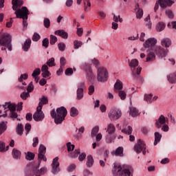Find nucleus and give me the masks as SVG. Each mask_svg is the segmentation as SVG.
Here are the masks:
<instances>
[{"mask_svg": "<svg viewBox=\"0 0 176 176\" xmlns=\"http://www.w3.org/2000/svg\"><path fill=\"white\" fill-rule=\"evenodd\" d=\"M167 122H168V119L166 118L164 116L161 115L160 118L157 120H156L155 126L157 127V129H160V127L164 126V124H166Z\"/></svg>", "mask_w": 176, "mask_h": 176, "instance_id": "nucleus-17", "label": "nucleus"}, {"mask_svg": "<svg viewBox=\"0 0 176 176\" xmlns=\"http://www.w3.org/2000/svg\"><path fill=\"white\" fill-rule=\"evenodd\" d=\"M109 76L105 67H99L97 71V80L100 83H105L108 80Z\"/></svg>", "mask_w": 176, "mask_h": 176, "instance_id": "nucleus-5", "label": "nucleus"}, {"mask_svg": "<svg viewBox=\"0 0 176 176\" xmlns=\"http://www.w3.org/2000/svg\"><path fill=\"white\" fill-rule=\"evenodd\" d=\"M161 46L166 47V49L170 47L171 46V40L167 37L162 38L161 40Z\"/></svg>", "mask_w": 176, "mask_h": 176, "instance_id": "nucleus-22", "label": "nucleus"}, {"mask_svg": "<svg viewBox=\"0 0 176 176\" xmlns=\"http://www.w3.org/2000/svg\"><path fill=\"white\" fill-rule=\"evenodd\" d=\"M108 116L111 120H118L122 117V111L117 108L111 109Z\"/></svg>", "mask_w": 176, "mask_h": 176, "instance_id": "nucleus-10", "label": "nucleus"}, {"mask_svg": "<svg viewBox=\"0 0 176 176\" xmlns=\"http://www.w3.org/2000/svg\"><path fill=\"white\" fill-rule=\"evenodd\" d=\"M138 60L137 59H132L130 63H129V67H131V71H132V74L133 75H140V74H141V71H142V67H138ZM136 67H138L137 68V70L136 72L134 70V69Z\"/></svg>", "mask_w": 176, "mask_h": 176, "instance_id": "nucleus-11", "label": "nucleus"}, {"mask_svg": "<svg viewBox=\"0 0 176 176\" xmlns=\"http://www.w3.org/2000/svg\"><path fill=\"white\" fill-rule=\"evenodd\" d=\"M165 13L168 19H174V13L171 10H166Z\"/></svg>", "mask_w": 176, "mask_h": 176, "instance_id": "nucleus-47", "label": "nucleus"}, {"mask_svg": "<svg viewBox=\"0 0 176 176\" xmlns=\"http://www.w3.org/2000/svg\"><path fill=\"white\" fill-rule=\"evenodd\" d=\"M67 109L64 107H60L56 109V110L53 109L51 111V116L54 119L56 124H61L65 120V116H67Z\"/></svg>", "mask_w": 176, "mask_h": 176, "instance_id": "nucleus-2", "label": "nucleus"}, {"mask_svg": "<svg viewBox=\"0 0 176 176\" xmlns=\"http://www.w3.org/2000/svg\"><path fill=\"white\" fill-rule=\"evenodd\" d=\"M82 45H83V43H82V41H79L76 40L74 41V49H79V47H82Z\"/></svg>", "mask_w": 176, "mask_h": 176, "instance_id": "nucleus-44", "label": "nucleus"}, {"mask_svg": "<svg viewBox=\"0 0 176 176\" xmlns=\"http://www.w3.org/2000/svg\"><path fill=\"white\" fill-rule=\"evenodd\" d=\"M122 133H124V134H128L129 136V141L132 142L135 140V138L133 135H131V133H133V128L131 126H128L126 128H124L122 129Z\"/></svg>", "mask_w": 176, "mask_h": 176, "instance_id": "nucleus-18", "label": "nucleus"}, {"mask_svg": "<svg viewBox=\"0 0 176 176\" xmlns=\"http://www.w3.org/2000/svg\"><path fill=\"white\" fill-rule=\"evenodd\" d=\"M47 65L48 67H54V65H56L54 63V58H51L49 60H47Z\"/></svg>", "mask_w": 176, "mask_h": 176, "instance_id": "nucleus-52", "label": "nucleus"}, {"mask_svg": "<svg viewBox=\"0 0 176 176\" xmlns=\"http://www.w3.org/2000/svg\"><path fill=\"white\" fill-rule=\"evenodd\" d=\"M0 46H5L9 52H12V36L6 33L0 38Z\"/></svg>", "mask_w": 176, "mask_h": 176, "instance_id": "nucleus-6", "label": "nucleus"}, {"mask_svg": "<svg viewBox=\"0 0 176 176\" xmlns=\"http://www.w3.org/2000/svg\"><path fill=\"white\" fill-rule=\"evenodd\" d=\"M100 130V128L98 126H95L91 131V137L92 138L94 137H96L97 135V133H98V131Z\"/></svg>", "mask_w": 176, "mask_h": 176, "instance_id": "nucleus-46", "label": "nucleus"}, {"mask_svg": "<svg viewBox=\"0 0 176 176\" xmlns=\"http://www.w3.org/2000/svg\"><path fill=\"white\" fill-rule=\"evenodd\" d=\"M9 150V146L5 147V143L3 142H0V152H6V151Z\"/></svg>", "mask_w": 176, "mask_h": 176, "instance_id": "nucleus-42", "label": "nucleus"}, {"mask_svg": "<svg viewBox=\"0 0 176 176\" xmlns=\"http://www.w3.org/2000/svg\"><path fill=\"white\" fill-rule=\"evenodd\" d=\"M79 115V111H78V109L75 107H72L70 109V116L72 118H75Z\"/></svg>", "mask_w": 176, "mask_h": 176, "instance_id": "nucleus-34", "label": "nucleus"}, {"mask_svg": "<svg viewBox=\"0 0 176 176\" xmlns=\"http://www.w3.org/2000/svg\"><path fill=\"white\" fill-rule=\"evenodd\" d=\"M142 16H144V11L142 9H138L136 12V19H142Z\"/></svg>", "mask_w": 176, "mask_h": 176, "instance_id": "nucleus-45", "label": "nucleus"}, {"mask_svg": "<svg viewBox=\"0 0 176 176\" xmlns=\"http://www.w3.org/2000/svg\"><path fill=\"white\" fill-rule=\"evenodd\" d=\"M77 100H82L83 98V89L85 88V82H80L77 85Z\"/></svg>", "mask_w": 176, "mask_h": 176, "instance_id": "nucleus-16", "label": "nucleus"}, {"mask_svg": "<svg viewBox=\"0 0 176 176\" xmlns=\"http://www.w3.org/2000/svg\"><path fill=\"white\" fill-rule=\"evenodd\" d=\"M156 59V52L155 49H151L147 51L146 55V63H151L152 61H155Z\"/></svg>", "mask_w": 176, "mask_h": 176, "instance_id": "nucleus-15", "label": "nucleus"}, {"mask_svg": "<svg viewBox=\"0 0 176 176\" xmlns=\"http://www.w3.org/2000/svg\"><path fill=\"white\" fill-rule=\"evenodd\" d=\"M10 116L13 119H17V120H19V122L20 120H21L20 118H19V114L16 113V111H10Z\"/></svg>", "mask_w": 176, "mask_h": 176, "instance_id": "nucleus-43", "label": "nucleus"}, {"mask_svg": "<svg viewBox=\"0 0 176 176\" xmlns=\"http://www.w3.org/2000/svg\"><path fill=\"white\" fill-rule=\"evenodd\" d=\"M74 74V70L72 68H67L65 71V75L67 76H71Z\"/></svg>", "mask_w": 176, "mask_h": 176, "instance_id": "nucleus-63", "label": "nucleus"}, {"mask_svg": "<svg viewBox=\"0 0 176 176\" xmlns=\"http://www.w3.org/2000/svg\"><path fill=\"white\" fill-rule=\"evenodd\" d=\"M157 44V39L154 37H150L147 38L143 43V47L144 49H150V47H155Z\"/></svg>", "mask_w": 176, "mask_h": 176, "instance_id": "nucleus-12", "label": "nucleus"}, {"mask_svg": "<svg viewBox=\"0 0 176 176\" xmlns=\"http://www.w3.org/2000/svg\"><path fill=\"white\" fill-rule=\"evenodd\" d=\"M24 2L23 0H12V9L13 10H16L17 12V8H20Z\"/></svg>", "mask_w": 176, "mask_h": 176, "instance_id": "nucleus-23", "label": "nucleus"}, {"mask_svg": "<svg viewBox=\"0 0 176 176\" xmlns=\"http://www.w3.org/2000/svg\"><path fill=\"white\" fill-rule=\"evenodd\" d=\"M167 79L169 83H176V73L168 75Z\"/></svg>", "mask_w": 176, "mask_h": 176, "instance_id": "nucleus-32", "label": "nucleus"}, {"mask_svg": "<svg viewBox=\"0 0 176 176\" xmlns=\"http://www.w3.org/2000/svg\"><path fill=\"white\" fill-rule=\"evenodd\" d=\"M55 35H58V36H60L63 39H67L68 38V33L65 32L64 30H56L54 32Z\"/></svg>", "mask_w": 176, "mask_h": 176, "instance_id": "nucleus-24", "label": "nucleus"}, {"mask_svg": "<svg viewBox=\"0 0 176 176\" xmlns=\"http://www.w3.org/2000/svg\"><path fill=\"white\" fill-rule=\"evenodd\" d=\"M86 159V153H82L78 156V160L79 162H83Z\"/></svg>", "mask_w": 176, "mask_h": 176, "instance_id": "nucleus-59", "label": "nucleus"}, {"mask_svg": "<svg viewBox=\"0 0 176 176\" xmlns=\"http://www.w3.org/2000/svg\"><path fill=\"white\" fill-rule=\"evenodd\" d=\"M12 155L14 159L19 160L21 157V151L17 150V148H13Z\"/></svg>", "mask_w": 176, "mask_h": 176, "instance_id": "nucleus-25", "label": "nucleus"}, {"mask_svg": "<svg viewBox=\"0 0 176 176\" xmlns=\"http://www.w3.org/2000/svg\"><path fill=\"white\" fill-rule=\"evenodd\" d=\"M47 66H45V79H50V72H49Z\"/></svg>", "mask_w": 176, "mask_h": 176, "instance_id": "nucleus-53", "label": "nucleus"}, {"mask_svg": "<svg viewBox=\"0 0 176 176\" xmlns=\"http://www.w3.org/2000/svg\"><path fill=\"white\" fill-rule=\"evenodd\" d=\"M118 96L120 100H126V97H127V94L126 93V91L121 90L119 91Z\"/></svg>", "mask_w": 176, "mask_h": 176, "instance_id": "nucleus-41", "label": "nucleus"}, {"mask_svg": "<svg viewBox=\"0 0 176 176\" xmlns=\"http://www.w3.org/2000/svg\"><path fill=\"white\" fill-rule=\"evenodd\" d=\"M25 130L26 131V135L28 134V133H30V131H31V124H26L25 125Z\"/></svg>", "mask_w": 176, "mask_h": 176, "instance_id": "nucleus-64", "label": "nucleus"}, {"mask_svg": "<svg viewBox=\"0 0 176 176\" xmlns=\"http://www.w3.org/2000/svg\"><path fill=\"white\" fill-rule=\"evenodd\" d=\"M67 146L68 152H72V151H74V149L75 148V145L71 144V142H68L67 144Z\"/></svg>", "mask_w": 176, "mask_h": 176, "instance_id": "nucleus-54", "label": "nucleus"}, {"mask_svg": "<svg viewBox=\"0 0 176 176\" xmlns=\"http://www.w3.org/2000/svg\"><path fill=\"white\" fill-rule=\"evenodd\" d=\"M41 39V36L38 33H34L33 36H32V41L34 42H38Z\"/></svg>", "mask_w": 176, "mask_h": 176, "instance_id": "nucleus-55", "label": "nucleus"}, {"mask_svg": "<svg viewBox=\"0 0 176 176\" xmlns=\"http://www.w3.org/2000/svg\"><path fill=\"white\" fill-rule=\"evenodd\" d=\"M87 78L88 80H94L96 79V76H94V73H93V70H91V67H88L86 69Z\"/></svg>", "mask_w": 176, "mask_h": 176, "instance_id": "nucleus-21", "label": "nucleus"}, {"mask_svg": "<svg viewBox=\"0 0 176 176\" xmlns=\"http://www.w3.org/2000/svg\"><path fill=\"white\" fill-rule=\"evenodd\" d=\"M17 106L14 103H5L4 105H3V110H0V113H2L4 112L3 115H0V118H6L8 116V111H10V112H13L16 111V108Z\"/></svg>", "mask_w": 176, "mask_h": 176, "instance_id": "nucleus-7", "label": "nucleus"}, {"mask_svg": "<svg viewBox=\"0 0 176 176\" xmlns=\"http://www.w3.org/2000/svg\"><path fill=\"white\" fill-rule=\"evenodd\" d=\"M134 151L136 153H141L142 152L143 155L146 154V144L145 142L142 140H139L136 144L134 146Z\"/></svg>", "mask_w": 176, "mask_h": 176, "instance_id": "nucleus-9", "label": "nucleus"}, {"mask_svg": "<svg viewBox=\"0 0 176 176\" xmlns=\"http://www.w3.org/2000/svg\"><path fill=\"white\" fill-rule=\"evenodd\" d=\"M31 47V39L28 38L25 41L24 45H23V49L24 52H28V50Z\"/></svg>", "mask_w": 176, "mask_h": 176, "instance_id": "nucleus-29", "label": "nucleus"}, {"mask_svg": "<svg viewBox=\"0 0 176 176\" xmlns=\"http://www.w3.org/2000/svg\"><path fill=\"white\" fill-rule=\"evenodd\" d=\"M16 131L18 135H23V132L24 131V126L22 124H18Z\"/></svg>", "mask_w": 176, "mask_h": 176, "instance_id": "nucleus-31", "label": "nucleus"}, {"mask_svg": "<svg viewBox=\"0 0 176 176\" xmlns=\"http://www.w3.org/2000/svg\"><path fill=\"white\" fill-rule=\"evenodd\" d=\"M58 47L60 52H64V50H65V44L63 43H60L58 45Z\"/></svg>", "mask_w": 176, "mask_h": 176, "instance_id": "nucleus-60", "label": "nucleus"}, {"mask_svg": "<svg viewBox=\"0 0 176 176\" xmlns=\"http://www.w3.org/2000/svg\"><path fill=\"white\" fill-rule=\"evenodd\" d=\"M45 104V96H43L40 102L38 103V106L36 108V111L33 115V119L36 122H41V120H43L45 118V113L42 111V107H43Z\"/></svg>", "mask_w": 176, "mask_h": 176, "instance_id": "nucleus-3", "label": "nucleus"}, {"mask_svg": "<svg viewBox=\"0 0 176 176\" xmlns=\"http://www.w3.org/2000/svg\"><path fill=\"white\" fill-rule=\"evenodd\" d=\"M111 155L115 156H123V148L122 147H118L116 151H111Z\"/></svg>", "mask_w": 176, "mask_h": 176, "instance_id": "nucleus-28", "label": "nucleus"}, {"mask_svg": "<svg viewBox=\"0 0 176 176\" xmlns=\"http://www.w3.org/2000/svg\"><path fill=\"white\" fill-rule=\"evenodd\" d=\"M15 14L16 19H23V25L26 28L28 25V23L25 21L28 19V9L27 7H22L21 9H19L15 12Z\"/></svg>", "mask_w": 176, "mask_h": 176, "instance_id": "nucleus-4", "label": "nucleus"}, {"mask_svg": "<svg viewBox=\"0 0 176 176\" xmlns=\"http://www.w3.org/2000/svg\"><path fill=\"white\" fill-rule=\"evenodd\" d=\"M94 164V160L91 155H88L87 157V167H91Z\"/></svg>", "mask_w": 176, "mask_h": 176, "instance_id": "nucleus-36", "label": "nucleus"}, {"mask_svg": "<svg viewBox=\"0 0 176 176\" xmlns=\"http://www.w3.org/2000/svg\"><path fill=\"white\" fill-rule=\"evenodd\" d=\"M123 89V82L120 80H117L114 85V90L116 91H120Z\"/></svg>", "mask_w": 176, "mask_h": 176, "instance_id": "nucleus-26", "label": "nucleus"}, {"mask_svg": "<svg viewBox=\"0 0 176 176\" xmlns=\"http://www.w3.org/2000/svg\"><path fill=\"white\" fill-rule=\"evenodd\" d=\"M130 115L132 116L133 118H135V116H138L140 115V112L138 111V109H137L135 107H131L130 109Z\"/></svg>", "mask_w": 176, "mask_h": 176, "instance_id": "nucleus-33", "label": "nucleus"}, {"mask_svg": "<svg viewBox=\"0 0 176 176\" xmlns=\"http://www.w3.org/2000/svg\"><path fill=\"white\" fill-rule=\"evenodd\" d=\"M34 91V84H32V82H30L27 87V91L28 93H31Z\"/></svg>", "mask_w": 176, "mask_h": 176, "instance_id": "nucleus-56", "label": "nucleus"}, {"mask_svg": "<svg viewBox=\"0 0 176 176\" xmlns=\"http://www.w3.org/2000/svg\"><path fill=\"white\" fill-rule=\"evenodd\" d=\"M166 28V24L163 22H158L156 25L155 30L157 32H162Z\"/></svg>", "mask_w": 176, "mask_h": 176, "instance_id": "nucleus-27", "label": "nucleus"}, {"mask_svg": "<svg viewBox=\"0 0 176 176\" xmlns=\"http://www.w3.org/2000/svg\"><path fill=\"white\" fill-rule=\"evenodd\" d=\"M39 75H41V69L39 68L35 69L32 74V77L39 76Z\"/></svg>", "mask_w": 176, "mask_h": 176, "instance_id": "nucleus-48", "label": "nucleus"}, {"mask_svg": "<svg viewBox=\"0 0 176 176\" xmlns=\"http://www.w3.org/2000/svg\"><path fill=\"white\" fill-rule=\"evenodd\" d=\"M153 95L152 94H145L144 95V100L146 101V102H153Z\"/></svg>", "mask_w": 176, "mask_h": 176, "instance_id": "nucleus-38", "label": "nucleus"}, {"mask_svg": "<svg viewBox=\"0 0 176 176\" xmlns=\"http://www.w3.org/2000/svg\"><path fill=\"white\" fill-rule=\"evenodd\" d=\"M160 140H162V134L158 132L155 133V141L154 145H157L158 142H160Z\"/></svg>", "mask_w": 176, "mask_h": 176, "instance_id": "nucleus-37", "label": "nucleus"}, {"mask_svg": "<svg viewBox=\"0 0 176 176\" xmlns=\"http://www.w3.org/2000/svg\"><path fill=\"white\" fill-rule=\"evenodd\" d=\"M158 3H160V8L162 9H164V8H167V6H171L173 3H174V1L171 0H158Z\"/></svg>", "mask_w": 176, "mask_h": 176, "instance_id": "nucleus-19", "label": "nucleus"}, {"mask_svg": "<svg viewBox=\"0 0 176 176\" xmlns=\"http://www.w3.org/2000/svg\"><path fill=\"white\" fill-rule=\"evenodd\" d=\"M113 175L133 176L134 168L129 165H122L120 163H115L113 170Z\"/></svg>", "mask_w": 176, "mask_h": 176, "instance_id": "nucleus-1", "label": "nucleus"}, {"mask_svg": "<svg viewBox=\"0 0 176 176\" xmlns=\"http://www.w3.org/2000/svg\"><path fill=\"white\" fill-rule=\"evenodd\" d=\"M25 159L26 160H34V159H35V154L34 153H31V152H28L26 155H25Z\"/></svg>", "mask_w": 176, "mask_h": 176, "instance_id": "nucleus-40", "label": "nucleus"}, {"mask_svg": "<svg viewBox=\"0 0 176 176\" xmlns=\"http://www.w3.org/2000/svg\"><path fill=\"white\" fill-rule=\"evenodd\" d=\"M80 154V149H77L75 151L69 154V157H72V159H76V157L78 156H79Z\"/></svg>", "mask_w": 176, "mask_h": 176, "instance_id": "nucleus-39", "label": "nucleus"}, {"mask_svg": "<svg viewBox=\"0 0 176 176\" xmlns=\"http://www.w3.org/2000/svg\"><path fill=\"white\" fill-rule=\"evenodd\" d=\"M154 50L155 52V54H157V57L159 58H163L167 56V54L168 53V50L164 49L162 46H157L155 48H154Z\"/></svg>", "mask_w": 176, "mask_h": 176, "instance_id": "nucleus-13", "label": "nucleus"}, {"mask_svg": "<svg viewBox=\"0 0 176 176\" xmlns=\"http://www.w3.org/2000/svg\"><path fill=\"white\" fill-rule=\"evenodd\" d=\"M56 42H57V37H56V36L51 35V36H50V44L51 45H54V43H56Z\"/></svg>", "mask_w": 176, "mask_h": 176, "instance_id": "nucleus-58", "label": "nucleus"}, {"mask_svg": "<svg viewBox=\"0 0 176 176\" xmlns=\"http://www.w3.org/2000/svg\"><path fill=\"white\" fill-rule=\"evenodd\" d=\"M38 158L39 160H45V146L43 144L39 146Z\"/></svg>", "mask_w": 176, "mask_h": 176, "instance_id": "nucleus-20", "label": "nucleus"}, {"mask_svg": "<svg viewBox=\"0 0 176 176\" xmlns=\"http://www.w3.org/2000/svg\"><path fill=\"white\" fill-rule=\"evenodd\" d=\"M28 79V74H21L20 76V77L19 78V82H23V80H25Z\"/></svg>", "mask_w": 176, "mask_h": 176, "instance_id": "nucleus-50", "label": "nucleus"}, {"mask_svg": "<svg viewBox=\"0 0 176 176\" xmlns=\"http://www.w3.org/2000/svg\"><path fill=\"white\" fill-rule=\"evenodd\" d=\"M85 11L87 12L89 10L90 8L91 7V3L90 0H83Z\"/></svg>", "mask_w": 176, "mask_h": 176, "instance_id": "nucleus-35", "label": "nucleus"}, {"mask_svg": "<svg viewBox=\"0 0 176 176\" xmlns=\"http://www.w3.org/2000/svg\"><path fill=\"white\" fill-rule=\"evenodd\" d=\"M114 23H118V21H120V23L123 22V19L120 18V15H113V19Z\"/></svg>", "mask_w": 176, "mask_h": 176, "instance_id": "nucleus-51", "label": "nucleus"}, {"mask_svg": "<svg viewBox=\"0 0 176 176\" xmlns=\"http://www.w3.org/2000/svg\"><path fill=\"white\" fill-rule=\"evenodd\" d=\"M30 97V92H23L21 94V98H22V100H27V98Z\"/></svg>", "mask_w": 176, "mask_h": 176, "instance_id": "nucleus-57", "label": "nucleus"}, {"mask_svg": "<svg viewBox=\"0 0 176 176\" xmlns=\"http://www.w3.org/2000/svg\"><path fill=\"white\" fill-rule=\"evenodd\" d=\"M105 130L109 134L106 136V142L107 144H111V142H112V140H115V137L112 135V134H113V133H115L116 130V129L115 128V125H113V124H109Z\"/></svg>", "mask_w": 176, "mask_h": 176, "instance_id": "nucleus-8", "label": "nucleus"}, {"mask_svg": "<svg viewBox=\"0 0 176 176\" xmlns=\"http://www.w3.org/2000/svg\"><path fill=\"white\" fill-rule=\"evenodd\" d=\"M38 144H39V139H38L37 137L33 138L32 146H33L34 148H36V146H38Z\"/></svg>", "mask_w": 176, "mask_h": 176, "instance_id": "nucleus-62", "label": "nucleus"}, {"mask_svg": "<svg viewBox=\"0 0 176 176\" xmlns=\"http://www.w3.org/2000/svg\"><path fill=\"white\" fill-rule=\"evenodd\" d=\"M51 171L52 174H58V172L60 171V162H58V157L54 158L52 164Z\"/></svg>", "mask_w": 176, "mask_h": 176, "instance_id": "nucleus-14", "label": "nucleus"}, {"mask_svg": "<svg viewBox=\"0 0 176 176\" xmlns=\"http://www.w3.org/2000/svg\"><path fill=\"white\" fill-rule=\"evenodd\" d=\"M6 130V123L5 122H2L0 123V133H3Z\"/></svg>", "mask_w": 176, "mask_h": 176, "instance_id": "nucleus-49", "label": "nucleus"}, {"mask_svg": "<svg viewBox=\"0 0 176 176\" xmlns=\"http://www.w3.org/2000/svg\"><path fill=\"white\" fill-rule=\"evenodd\" d=\"M75 168H76V164H71L70 166H68L67 171L69 173H72V171H74V170H75Z\"/></svg>", "mask_w": 176, "mask_h": 176, "instance_id": "nucleus-61", "label": "nucleus"}, {"mask_svg": "<svg viewBox=\"0 0 176 176\" xmlns=\"http://www.w3.org/2000/svg\"><path fill=\"white\" fill-rule=\"evenodd\" d=\"M144 21L146 23V25L148 30L152 29V21H151V15H148L145 19Z\"/></svg>", "mask_w": 176, "mask_h": 176, "instance_id": "nucleus-30", "label": "nucleus"}]
</instances>
